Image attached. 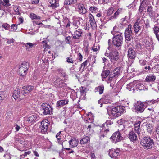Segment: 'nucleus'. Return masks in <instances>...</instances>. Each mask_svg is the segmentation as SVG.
Returning <instances> with one entry per match:
<instances>
[{
    "mask_svg": "<svg viewBox=\"0 0 159 159\" xmlns=\"http://www.w3.org/2000/svg\"><path fill=\"white\" fill-rule=\"evenodd\" d=\"M128 50V56L131 59H134L136 57V53L133 50V46L131 43L127 45Z\"/></svg>",
    "mask_w": 159,
    "mask_h": 159,
    "instance_id": "13",
    "label": "nucleus"
},
{
    "mask_svg": "<svg viewBox=\"0 0 159 159\" xmlns=\"http://www.w3.org/2000/svg\"><path fill=\"white\" fill-rule=\"evenodd\" d=\"M113 34L114 36L112 38V44L115 47L120 49L121 48L123 43L122 33L117 32Z\"/></svg>",
    "mask_w": 159,
    "mask_h": 159,
    "instance_id": "1",
    "label": "nucleus"
},
{
    "mask_svg": "<svg viewBox=\"0 0 159 159\" xmlns=\"http://www.w3.org/2000/svg\"><path fill=\"white\" fill-rule=\"evenodd\" d=\"M34 86H25L22 87L23 94L25 95L26 93H29L33 89Z\"/></svg>",
    "mask_w": 159,
    "mask_h": 159,
    "instance_id": "15",
    "label": "nucleus"
},
{
    "mask_svg": "<svg viewBox=\"0 0 159 159\" xmlns=\"http://www.w3.org/2000/svg\"><path fill=\"white\" fill-rule=\"evenodd\" d=\"M89 19L92 27H96L97 25L94 17L91 13L89 14Z\"/></svg>",
    "mask_w": 159,
    "mask_h": 159,
    "instance_id": "18",
    "label": "nucleus"
},
{
    "mask_svg": "<svg viewBox=\"0 0 159 159\" xmlns=\"http://www.w3.org/2000/svg\"><path fill=\"white\" fill-rule=\"evenodd\" d=\"M78 11L80 14H84L86 12V10L83 4L79 3L76 5Z\"/></svg>",
    "mask_w": 159,
    "mask_h": 159,
    "instance_id": "14",
    "label": "nucleus"
},
{
    "mask_svg": "<svg viewBox=\"0 0 159 159\" xmlns=\"http://www.w3.org/2000/svg\"><path fill=\"white\" fill-rule=\"evenodd\" d=\"M41 110L43 111L44 115H51L52 113V108L50 105L43 103L41 105Z\"/></svg>",
    "mask_w": 159,
    "mask_h": 159,
    "instance_id": "7",
    "label": "nucleus"
},
{
    "mask_svg": "<svg viewBox=\"0 0 159 159\" xmlns=\"http://www.w3.org/2000/svg\"><path fill=\"white\" fill-rule=\"evenodd\" d=\"M57 71L60 74L61 76L63 77H65L66 76V74L64 70L62 68H59L57 70Z\"/></svg>",
    "mask_w": 159,
    "mask_h": 159,
    "instance_id": "36",
    "label": "nucleus"
},
{
    "mask_svg": "<svg viewBox=\"0 0 159 159\" xmlns=\"http://www.w3.org/2000/svg\"><path fill=\"white\" fill-rule=\"evenodd\" d=\"M124 107L121 105L114 107L111 109V114L114 116L118 117L124 111Z\"/></svg>",
    "mask_w": 159,
    "mask_h": 159,
    "instance_id": "3",
    "label": "nucleus"
},
{
    "mask_svg": "<svg viewBox=\"0 0 159 159\" xmlns=\"http://www.w3.org/2000/svg\"><path fill=\"white\" fill-rule=\"evenodd\" d=\"M2 5L4 7H7L11 5L9 0H3Z\"/></svg>",
    "mask_w": 159,
    "mask_h": 159,
    "instance_id": "47",
    "label": "nucleus"
},
{
    "mask_svg": "<svg viewBox=\"0 0 159 159\" xmlns=\"http://www.w3.org/2000/svg\"><path fill=\"white\" fill-rule=\"evenodd\" d=\"M156 79V76L154 75H149L147 76L145 80L147 82H152Z\"/></svg>",
    "mask_w": 159,
    "mask_h": 159,
    "instance_id": "22",
    "label": "nucleus"
},
{
    "mask_svg": "<svg viewBox=\"0 0 159 159\" xmlns=\"http://www.w3.org/2000/svg\"><path fill=\"white\" fill-rule=\"evenodd\" d=\"M136 22H138L139 25H143L145 23V21L144 20L141 18L140 19V18L138 19Z\"/></svg>",
    "mask_w": 159,
    "mask_h": 159,
    "instance_id": "49",
    "label": "nucleus"
},
{
    "mask_svg": "<svg viewBox=\"0 0 159 159\" xmlns=\"http://www.w3.org/2000/svg\"><path fill=\"white\" fill-rule=\"evenodd\" d=\"M129 138L130 140L132 142L135 141L137 139L136 134L133 130H131L129 132Z\"/></svg>",
    "mask_w": 159,
    "mask_h": 159,
    "instance_id": "19",
    "label": "nucleus"
},
{
    "mask_svg": "<svg viewBox=\"0 0 159 159\" xmlns=\"http://www.w3.org/2000/svg\"><path fill=\"white\" fill-rule=\"evenodd\" d=\"M14 9L17 15H20V13L19 12V7L18 6H15L14 7Z\"/></svg>",
    "mask_w": 159,
    "mask_h": 159,
    "instance_id": "51",
    "label": "nucleus"
},
{
    "mask_svg": "<svg viewBox=\"0 0 159 159\" xmlns=\"http://www.w3.org/2000/svg\"><path fill=\"white\" fill-rule=\"evenodd\" d=\"M66 62L68 63H73V60L72 58L69 57H67L66 58Z\"/></svg>",
    "mask_w": 159,
    "mask_h": 159,
    "instance_id": "58",
    "label": "nucleus"
},
{
    "mask_svg": "<svg viewBox=\"0 0 159 159\" xmlns=\"http://www.w3.org/2000/svg\"><path fill=\"white\" fill-rule=\"evenodd\" d=\"M115 77V76L113 75L112 74H110L109 76V77L108 79V80L109 81H111L112 80V78Z\"/></svg>",
    "mask_w": 159,
    "mask_h": 159,
    "instance_id": "61",
    "label": "nucleus"
},
{
    "mask_svg": "<svg viewBox=\"0 0 159 159\" xmlns=\"http://www.w3.org/2000/svg\"><path fill=\"white\" fill-rule=\"evenodd\" d=\"M100 46H94L92 48V50H93L94 52H97L98 50H99L100 49Z\"/></svg>",
    "mask_w": 159,
    "mask_h": 159,
    "instance_id": "54",
    "label": "nucleus"
},
{
    "mask_svg": "<svg viewBox=\"0 0 159 159\" xmlns=\"http://www.w3.org/2000/svg\"><path fill=\"white\" fill-rule=\"evenodd\" d=\"M83 57L81 54L79 53L78 54V58L79 61L80 62H81L82 61V59Z\"/></svg>",
    "mask_w": 159,
    "mask_h": 159,
    "instance_id": "57",
    "label": "nucleus"
},
{
    "mask_svg": "<svg viewBox=\"0 0 159 159\" xmlns=\"http://www.w3.org/2000/svg\"><path fill=\"white\" fill-rule=\"evenodd\" d=\"M30 16L32 20H39L41 19V17L33 13H30Z\"/></svg>",
    "mask_w": 159,
    "mask_h": 159,
    "instance_id": "33",
    "label": "nucleus"
},
{
    "mask_svg": "<svg viewBox=\"0 0 159 159\" xmlns=\"http://www.w3.org/2000/svg\"><path fill=\"white\" fill-rule=\"evenodd\" d=\"M145 27L147 28L150 27L149 23L148 21L146 22V23H145Z\"/></svg>",
    "mask_w": 159,
    "mask_h": 159,
    "instance_id": "64",
    "label": "nucleus"
},
{
    "mask_svg": "<svg viewBox=\"0 0 159 159\" xmlns=\"http://www.w3.org/2000/svg\"><path fill=\"white\" fill-rule=\"evenodd\" d=\"M104 86L103 84L96 87L95 88V92H98L99 94H102L103 93L104 90Z\"/></svg>",
    "mask_w": 159,
    "mask_h": 159,
    "instance_id": "23",
    "label": "nucleus"
},
{
    "mask_svg": "<svg viewBox=\"0 0 159 159\" xmlns=\"http://www.w3.org/2000/svg\"><path fill=\"white\" fill-rule=\"evenodd\" d=\"M88 62V61L87 60H86L85 62L81 64V67L80 68V69H81L82 71L84 70V69L85 68V67L87 66V63Z\"/></svg>",
    "mask_w": 159,
    "mask_h": 159,
    "instance_id": "43",
    "label": "nucleus"
},
{
    "mask_svg": "<svg viewBox=\"0 0 159 159\" xmlns=\"http://www.w3.org/2000/svg\"><path fill=\"white\" fill-rule=\"evenodd\" d=\"M122 9L121 8H119L115 12L114 14L110 16V19L112 20L113 19H117L118 17L119 14L122 12Z\"/></svg>",
    "mask_w": 159,
    "mask_h": 159,
    "instance_id": "20",
    "label": "nucleus"
},
{
    "mask_svg": "<svg viewBox=\"0 0 159 159\" xmlns=\"http://www.w3.org/2000/svg\"><path fill=\"white\" fill-rule=\"evenodd\" d=\"M140 143L142 146L148 149L152 148L154 144L153 139L148 136L143 138L141 139Z\"/></svg>",
    "mask_w": 159,
    "mask_h": 159,
    "instance_id": "2",
    "label": "nucleus"
},
{
    "mask_svg": "<svg viewBox=\"0 0 159 159\" xmlns=\"http://www.w3.org/2000/svg\"><path fill=\"white\" fill-rule=\"evenodd\" d=\"M38 118L36 115H33L28 118L27 120L30 122H34L37 120Z\"/></svg>",
    "mask_w": 159,
    "mask_h": 159,
    "instance_id": "35",
    "label": "nucleus"
},
{
    "mask_svg": "<svg viewBox=\"0 0 159 159\" xmlns=\"http://www.w3.org/2000/svg\"><path fill=\"white\" fill-rule=\"evenodd\" d=\"M2 27L6 30H7L10 27V26L7 24L5 23L2 25Z\"/></svg>",
    "mask_w": 159,
    "mask_h": 159,
    "instance_id": "55",
    "label": "nucleus"
},
{
    "mask_svg": "<svg viewBox=\"0 0 159 159\" xmlns=\"http://www.w3.org/2000/svg\"><path fill=\"white\" fill-rule=\"evenodd\" d=\"M153 30L155 34L159 33V27L157 25H154Z\"/></svg>",
    "mask_w": 159,
    "mask_h": 159,
    "instance_id": "46",
    "label": "nucleus"
},
{
    "mask_svg": "<svg viewBox=\"0 0 159 159\" xmlns=\"http://www.w3.org/2000/svg\"><path fill=\"white\" fill-rule=\"evenodd\" d=\"M136 88L140 90H147V89L145 88L144 85L141 83L138 84L136 85Z\"/></svg>",
    "mask_w": 159,
    "mask_h": 159,
    "instance_id": "37",
    "label": "nucleus"
},
{
    "mask_svg": "<svg viewBox=\"0 0 159 159\" xmlns=\"http://www.w3.org/2000/svg\"><path fill=\"white\" fill-rule=\"evenodd\" d=\"M83 32L81 29H78L75 30L74 34H72L73 38L75 39L79 38L82 35Z\"/></svg>",
    "mask_w": 159,
    "mask_h": 159,
    "instance_id": "16",
    "label": "nucleus"
},
{
    "mask_svg": "<svg viewBox=\"0 0 159 159\" xmlns=\"http://www.w3.org/2000/svg\"><path fill=\"white\" fill-rule=\"evenodd\" d=\"M90 140V139L89 137L88 136H86L80 140V143L81 144H87L88 142H89Z\"/></svg>",
    "mask_w": 159,
    "mask_h": 159,
    "instance_id": "25",
    "label": "nucleus"
},
{
    "mask_svg": "<svg viewBox=\"0 0 159 159\" xmlns=\"http://www.w3.org/2000/svg\"><path fill=\"white\" fill-rule=\"evenodd\" d=\"M131 27L132 25L131 24H129L128 27L125 30L124 34L126 41H131V40H133V32Z\"/></svg>",
    "mask_w": 159,
    "mask_h": 159,
    "instance_id": "6",
    "label": "nucleus"
},
{
    "mask_svg": "<svg viewBox=\"0 0 159 159\" xmlns=\"http://www.w3.org/2000/svg\"><path fill=\"white\" fill-rule=\"evenodd\" d=\"M80 21L77 19L74 20L72 22V25L75 27V29H77L79 27V25L80 24Z\"/></svg>",
    "mask_w": 159,
    "mask_h": 159,
    "instance_id": "39",
    "label": "nucleus"
},
{
    "mask_svg": "<svg viewBox=\"0 0 159 159\" xmlns=\"http://www.w3.org/2000/svg\"><path fill=\"white\" fill-rule=\"evenodd\" d=\"M20 96V89H16L14 90L13 95V97L15 99H16L17 98H18Z\"/></svg>",
    "mask_w": 159,
    "mask_h": 159,
    "instance_id": "27",
    "label": "nucleus"
},
{
    "mask_svg": "<svg viewBox=\"0 0 159 159\" xmlns=\"http://www.w3.org/2000/svg\"><path fill=\"white\" fill-rule=\"evenodd\" d=\"M31 1L32 4H36L38 3L39 1V0H31Z\"/></svg>",
    "mask_w": 159,
    "mask_h": 159,
    "instance_id": "62",
    "label": "nucleus"
},
{
    "mask_svg": "<svg viewBox=\"0 0 159 159\" xmlns=\"http://www.w3.org/2000/svg\"><path fill=\"white\" fill-rule=\"evenodd\" d=\"M114 11V10L113 8L112 7H110V8H109L107 11V15L111 16H112V15Z\"/></svg>",
    "mask_w": 159,
    "mask_h": 159,
    "instance_id": "42",
    "label": "nucleus"
},
{
    "mask_svg": "<svg viewBox=\"0 0 159 159\" xmlns=\"http://www.w3.org/2000/svg\"><path fill=\"white\" fill-rule=\"evenodd\" d=\"M98 9L95 7H90L89 8V10L92 12H96L98 11Z\"/></svg>",
    "mask_w": 159,
    "mask_h": 159,
    "instance_id": "53",
    "label": "nucleus"
},
{
    "mask_svg": "<svg viewBox=\"0 0 159 159\" xmlns=\"http://www.w3.org/2000/svg\"><path fill=\"white\" fill-rule=\"evenodd\" d=\"M134 30L135 33H137L141 29V27L139 25L138 22H136L133 25Z\"/></svg>",
    "mask_w": 159,
    "mask_h": 159,
    "instance_id": "31",
    "label": "nucleus"
},
{
    "mask_svg": "<svg viewBox=\"0 0 159 159\" xmlns=\"http://www.w3.org/2000/svg\"><path fill=\"white\" fill-rule=\"evenodd\" d=\"M121 68L120 67H116L113 70V75L115 76V77L118 76L120 72Z\"/></svg>",
    "mask_w": 159,
    "mask_h": 159,
    "instance_id": "26",
    "label": "nucleus"
},
{
    "mask_svg": "<svg viewBox=\"0 0 159 159\" xmlns=\"http://www.w3.org/2000/svg\"><path fill=\"white\" fill-rule=\"evenodd\" d=\"M146 127L147 131L149 133H150L152 131L153 129V127L152 126V125L149 124L147 125Z\"/></svg>",
    "mask_w": 159,
    "mask_h": 159,
    "instance_id": "45",
    "label": "nucleus"
},
{
    "mask_svg": "<svg viewBox=\"0 0 159 159\" xmlns=\"http://www.w3.org/2000/svg\"><path fill=\"white\" fill-rule=\"evenodd\" d=\"M14 126H15L16 130L17 131H18L20 129V126L18 125L17 124H15L14 125Z\"/></svg>",
    "mask_w": 159,
    "mask_h": 159,
    "instance_id": "63",
    "label": "nucleus"
},
{
    "mask_svg": "<svg viewBox=\"0 0 159 159\" xmlns=\"http://www.w3.org/2000/svg\"><path fill=\"white\" fill-rule=\"evenodd\" d=\"M146 4V2L145 0H143L142 2L140 3V5L139 9V12L142 13L143 10V8L145 7Z\"/></svg>",
    "mask_w": 159,
    "mask_h": 159,
    "instance_id": "29",
    "label": "nucleus"
},
{
    "mask_svg": "<svg viewBox=\"0 0 159 159\" xmlns=\"http://www.w3.org/2000/svg\"><path fill=\"white\" fill-rule=\"evenodd\" d=\"M120 149H111L109 151V155L112 158L116 159L120 157Z\"/></svg>",
    "mask_w": 159,
    "mask_h": 159,
    "instance_id": "12",
    "label": "nucleus"
},
{
    "mask_svg": "<svg viewBox=\"0 0 159 159\" xmlns=\"http://www.w3.org/2000/svg\"><path fill=\"white\" fill-rule=\"evenodd\" d=\"M113 123L111 120H107L106 121L105 123L104 124V127L106 125L108 127V129H105L104 128H103L102 130L101 131L100 134L101 135H100V138H101L102 137H104L105 135H106L107 133L109 131L108 128L110 127V126L112 124H113Z\"/></svg>",
    "mask_w": 159,
    "mask_h": 159,
    "instance_id": "11",
    "label": "nucleus"
},
{
    "mask_svg": "<svg viewBox=\"0 0 159 159\" xmlns=\"http://www.w3.org/2000/svg\"><path fill=\"white\" fill-rule=\"evenodd\" d=\"M29 67V63L26 62H24L19 66L18 70L19 73L22 76H25Z\"/></svg>",
    "mask_w": 159,
    "mask_h": 159,
    "instance_id": "4",
    "label": "nucleus"
},
{
    "mask_svg": "<svg viewBox=\"0 0 159 159\" xmlns=\"http://www.w3.org/2000/svg\"><path fill=\"white\" fill-rule=\"evenodd\" d=\"M123 138L121 134L119 131H117L114 132L112 136L110 138V139L113 143H116L117 142L121 140Z\"/></svg>",
    "mask_w": 159,
    "mask_h": 159,
    "instance_id": "10",
    "label": "nucleus"
},
{
    "mask_svg": "<svg viewBox=\"0 0 159 159\" xmlns=\"http://www.w3.org/2000/svg\"><path fill=\"white\" fill-rule=\"evenodd\" d=\"M80 89L81 95L84 96H85L87 91L86 88L84 87L81 86L80 88Z\"/></svg>",
    "mask_w": 159,
    "mask_h": 159,
    "instance_id": "38",
    "label": "nucleus"
},
{
    "mask_svg": "<svg viewBox=\"0 0 159 159\" xmlns=\"http://www.w3.org/2000/svg\"><path fill=\"white\" fill-rule=\"evenodd\" d=\"M55 82L57 84V86H58L61 88L64 87L66 85V84L64 82L63 80L59 77L57 78Z\"/></svg>",
    "mask_w": 159,
    "mask_h": 159,
    "instance_id": "17",
    "label": "nucleus"
},
{
    "mask_svg": "<svg viewBox=\"0 0 159 159\" xmlns=\"http://www.w3.org/2000/svg\"><path fill=\"white\" fill-rule=\"evenodd\" d=\"M110 73V71L108 70H107L103 71L101 74L102 80H103V79L106 78Z\"/></svg>",
    "mask_w": 159,
    "mask_h": 159,
    "instance_id": "32",
    "label": "nucleus"
},
{
    "mask_svg": "<svg viewBox=\"0 0 159 159\" xmlns=\"http://www.w3.org/2000/svg\"><path fill=\"white\" fill-rule=\"evenodd\" d=\"M77 0H65L64 1V5H69L76 3Z\"/></svg>",
    "mask_w": 159,
    "mask_h": 159,
    "instance_id": "30",
    "label": "nucleus"
},
{
    "mask_svg": "<svg viewBox=\"0 0 159 159\" xmlns=\"http://www.w3.org/2000/svg\"><path fill=\"white\" fill-rule=\"evenodd\" d=\"M70 146L72 147H74L76 146L78 144V142L75 138H74L69 141Z\"/></svg>",
    "mask_w": 159,
    "mask_h": 159,
    "instance_id": "24",
    "label": "nucleus"
},
{
    "mask_svg": "<svg viewBox=\"0 0 159 159\" xmlns=\"http://www.w3.org/2000/svg\"><path fill=\"white\" fill-rule=\"evenodd\" d=\"M71 37L70 36H68L65 39L66 42L67 43L70 44L71 42Z\"/></svg>",
    "mask_w": 159,
    "mask_h": 159,
    "instance_id": "56",
    "label": "nucleus"
},
{
    "mask_svg": "<svg viewBox=\"0 0 159 159\" xmlns=\"http://www.w3.org/2000/svg\"><path fill=\"white\" fill-rule=\"evenodd\" d=\"M153 10L152 7L151 6H149L148 7L147 9V12L150 17L152 16L153 15Z\"/></svg>",
    "mask_w": 159,
    "mask_h": 159,
    "instance_id": "40",
    "label": "nucleus"
},
{
    "mask_svg": "<svg viewBox=\"0 0 159 159\" xmlns=\"http://www.w3.org/2000/svg\"><path fill=\"white\" fill-rule=\"evenodd\" d=\"M11 27L12 29H13L14 30H16L17 28V25H16L15 24H12L11 25Z\"/></svg>",
    "mask_w": 159,
    "mask_h": 159,
    "instance_id": "60",
    "label": "nucleus"
},
{
    "mask_svg": "<svg viewBox=\"0 0 159 159\" xmlns=\"http://www.w3.org/2000/svg\"><path fill=\"white\" fill-rule=\"evenodd\" d=\"M158 101L157 100H152L150 101H147L146 102L148 104H157Z\"/></svg>",
    "mask_w": 159,
    "mask_h": 159,
    "instance_id": "48",
    "label": "nucleus"
},
{
    "mask_svg": "<svg viewBox=\"0 0 159 159\" xmlns=\"http://www.w3.org/2000/svg\"><path fill=\"white\" fill-rule=\"evenodd\" d=\"M144 46L143 45H142L139 43H137L135 45L136 48L138 50H142Z\"/></svg>",
    "mask_w": 159,
    "mask_h": 159,
    "instance_id": "41",
    "label": "nucleus"
},
{
    "mask_svg": "<svg viewBox=\"0 0 159 159\" xmlns=\"http://www.w3.org/2000/svg\"><path fill=\"white\" fill-rule=\"evenodd\" d=\"M105 55L108 57L111 62L117 61L118 59V53L117 51H106Z\"/></svg>",
    "mask_w": 159,
    "mask_h": 159,
    "instance_id": "8",
    "label": "nucleus"
},
{
    "mask_svg": "<svg viewBox=\"0 0 159 159\" xmlns=\"http://www.w3.org/2000/svg\"><path fill=\"white\" fill-rule=\"evenodd\" d=\"M61 132H60L58 133L56 135V137L57 138V139L58 141V143H59L60 144H62V141H60L61 138H60L61 136H60L61 134Z\"/></svg>",
    "mask_w": 159,
    "mask_h": 159,
    "instance_id": "50",
    "label": "nucleus"
},
{
    "mask_svg": "<svg viewBox=\"0 0 159 159\" xmlns=\"http://www.w3.org/2000/svg\"><path fill=\"white\" fill-rule=\"evenodd\" d=\"M147 63V61L145 60H139V63L140 65L142 66L145 65Z\"/></svg>",
    "mask_w": 159,
    "mask_h": 159,
    "instance_id": "52",
    "label": "nucleus"
},
{
    "mask_svg": "<svg viewBox=\"0 0 159 159\" xmlns=\"http://www.w3.org/2000/svg\"><path fill=\"white\" fill-rule=\"evenodd\" d=\"M134 108L135 111L137 113H141L144 111L145 109V106L143 103L141 101H137L135 103Z\"/></svg>",
    "mask_w": 159,
    "mask_h": 159,
    "instance_id": "9",
    "label": "nucleus"
},
{
    "mask_svg": "<svg viewBox=\"0 0 159 159\" xmlns=\"http://www.w3.org/2000/svg\"><path fill=\"white\" fill-rule=\"evenodd\" d=\"M141 123L140 121H138L134 125L135 131L138 134L139 133V128Z\"/></svg>",
    "mask_w": 159,
    "mask_h": 159,
    "instance_id": "28",
    "label": "nucleus"
},
{
    "mask_svg": "<svg viewBox=\"0 0 159 159\" xmlns=\"http://www.w3.org/2000/svg\"><path fill=\"white\" fill-rule=\"evenodd\" d=\"M68 100L67 99L61 100L58 101L57 102V106L59 107L60 106H63L68 103Z\"/></svg>",
    "mask_w": 159,
    "mask_h": 159,
    "instance_id": "21",
    "label": "nucleus"
},
{
    "mask_svg": "<svg viewBox=\"0 0 159 159\" xmlns=\"http://www.w3.org/2000/svg\"><path fill=\"white\" fill-rule=\"evenodd\" d=\"M48 122V120H43L41 122L39 129L43 134H46L50 131V129L49 127V124Z\"/></svg>",
    "mask_w": 159,
    "mask_h": 159,
    "instance_id": "5",
    "label": "nucleus"
},
{
    "mask_svg": "<svg viewBox=\"0 0 159 159\" xmlns=\"http://www.w3.org/2000/svg\"><path fill=\"white\" fill-rule=\"evenodd\" d=\"M71 22L68 19L67 20V24L66 25V27L67 28L70 26L71 25Z\"/></svg>",
    "mask_w": 159,
    "mask_h": 159,
    "instance_id": "59",
    "label": "nucleus"
},
{
    "mask_svg": "<svg viewBox=\"0 0 159 159\" xmlns=\"http://www.w3.org/2000/svg\"><path fill=\"white\" fill-rule=\"evenodd\" d=\"M35 45L34 43H27L25 44V46L27 48H32L33 47L35 46Z\"/></svg>",
    "mask_w": 159,
    "mask_h": 159,
    "instance_id": "44",
    "label": "nucleus"
},
{
    "mask_svg": "<svg viewBox=\"0 0 159 159\" xmlns=\"http://www.w3.org/2000/svg\"><path fill=\"white\" fill-rule=\"evenodd\" d=\"M49 2L51 4V7L53 8H55L59 6V4L56 3V0H48Z\"/></svg>",
    "mask_w": 159,
    "mask_h": 159,
    "instance_id": "34",
    "label": "nucleus"
}]
</instances>
